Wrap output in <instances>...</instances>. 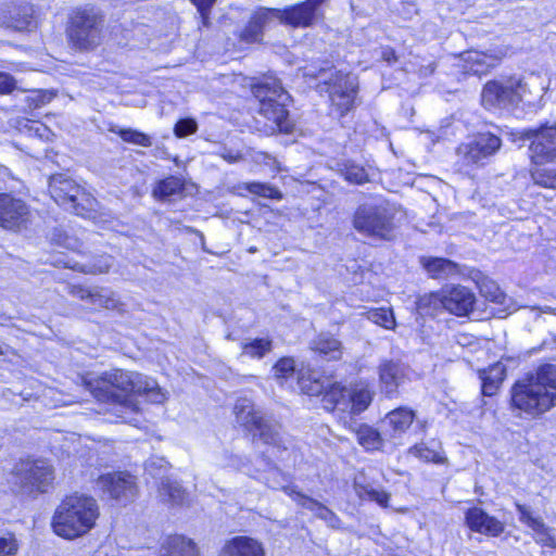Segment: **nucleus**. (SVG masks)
I'll list each match as a JSON object with an SVG mask.
<instances>
[{"instance_id":"1","label":"nucleus","mask_w":556,"mask_h":556,"mask_svg":"<svg viewBox=\"0 0 556 556\" xmlns=\"http://www.w3.org/2000/svg\"><path fill=\"white\" fill-rule=\"evenodd\" d=\"M85 388L99 404L122 407L134 413L139 412L137 396H147L162 402L164 395L156 383L136 371L113 368L99 376L85 380Z\"/></svg>"},{"instance_id":"2","label":"nucleus","mask_w":556,"mask_h":556,"mask_svg":"<svg viewBox=\"0 0 556 556\" xmlns=\"http://www.w3.org/2000/svg\"><path fill=\"white\" fill-rule=\"evenodd\" d=\"M513 410L539 417L556 406V364L540 363L517 379L509 390Z\"/></svg>"},{"instance_id":"3","label":"nucleus","mask_w":556,"mask_h":556,"mask_svg":"<svg viewBox=\"0 0 556 556\" xmlns=\"http://www.w3.org/2000/svg\"><path fill=\"white\" fill-rule=\"evenodd\" d=\"M248 88L257 104V114L268 123L266 134L292 135L296 125L287 103L290 96L280 78L273 72L262 73L249 79Z\"/></svg>"},{"instance_id":"4","label":"nucleus","mask_w":556,"mask_h":556,"mask_svg":"<svg viewBox=\"0 0 556 556\" xmlns=\"http://www.w3.org/2000/svg\"><path fill=\"white\" fill-rule=\"evenodd\" d=\"M100 518V506L89 494L72 492L56 505L50 520L52 532L67 541L88 534Z\"/></svg>"},{"instance_id":"5","label":"nucleus","mask_w":556,"mask_h":556,"mask_svg":"<svg viewBox=\"0 0 556 556\" xmlns=\"http://www.w3.org/2000/svg\"><path fill=\"white\" fill-rule=\"evenodd\" d=\"M105 17L93 7H76L67 15L65 37L68 47L80 53L97 50L103 42Z\"/></svg>"},{"instance_id":"6","label":"nucleus","mask_w":556,"mask_h":556,"mask_svg":"<svg viewBox=\"0 0 556 556\" xmlns=\"http://www.w3.org/2000/svg\"><path fill=\"white\" fill-rule=\"evenodd\" d=\"M10 476L12 491L30 498L49 493L55 484V469L51 462L33 455L18 458L10 469Z\"/></svg>"},{"instance_id":"7","label":"nucleus","mask_w":556,"mask_h":556,"mask_svg":"<svg viewBox=\"0 0 556 556\" xmlns=\"http://www.w3.org/2000/svg\"><path fill=\"white\" fill-rule=\"evenodd\" d=\"M477 296L475 292L460 283L445 285L439 290L419 298L417 307L425 314L434 315L438 311L455 317H468L475 312Z\"/></svg>"},{"instance_id":"8","label":"nucleus","mask_w":556,"mask_h":556,"mask_svg":"<svg viewBox=\"0 0 556 556\" xmlns=\"http://www.w3.org/2000/svg\"><path fill=\"white\" fill-rule=\"evenodd\" d=\"M48 193L61 207L87 218L97 212L96 197L74 178L64 173H54L48 179Z\"/></svg>"},{"instance_id":"9","label":"nucleus","mask_w":556,"mask_h":556,"mask_svg":"<svg viewBox=\"0 0 556 556\" xmlns=\"http://www.w3.org/2000/svg\"><path fill=\"white\" fill-rule=\"evenodd\" d=\"M397 211L399 208L389 202L359 205L353 214V227L366 237L392 241L399 228Z\"/></svg>"},{"instance_id":"10","label":"nucleus","mask_w":556,"mask_h":556,"mask_svg":"<svg viewBox=\"0 0 556 556\" xmlns=\"http://www.w3.org/2000/svg\"><path fill=\"white\" fill-rule=\"evenodd\" d=\"M51 245L56 249L64 250L66 257H56L51 264L56 268H67L73 271H77L84 275H100L109 273L111 265L108 262H100L98 264H80L74 257L67 256V254L77 255L84 257L87 255L84 242L70 235L62 228H54L50 239Z\"/></svg>"},{"instance_id":"11","label":"nucleus","mask_w":556,"mask_h":556,"mask_svg":"<svg viewBox=\"0 0 556 556\" xmlns=\"http://www.w3.org/2000/svg\"><path fill=\"white\" fill-rule=\"evenodd\" d=\"M329 100V111L339 119L345 117L357 106L359 86L350 72L336 71L323 81Z\"/></svg>"},{"instance_id":"12","label":"nucleus","mask_w":556,"mask_h":556,"mask_svg":"<svg viewBox=\"0 0 556 556\" xmlns=\"http://www.w3.org/2000/svg\"><path fill=\"white\" fill-rule=\"evenodd\" d=\"M522 139L529 140L528 156L530 164H551L556 162V125L541 124L522 131Z\"/></svg>"},{"instance_id":"13","label":"nucleus","mask_w":556,"mask_h":556,"mask_svg":"<svg viewBox=\"0 0 556 556\" xmlns=\"http://www.w3.org/2000/svg\"><path fill=\"white\" fill-rule=\"evenodd\" d=\"M96 483L109 498L124 505L132 502L138 495L137 479L128 471L102 473L97 478Z\"/></svg>"},{"instance_id":"14","label":"nucleus","mask_w":556,"mask_h":556,"mask_svg":"<svg viewBox=\"0 0 556 556\" xmlns=\"http://www.w3.org/2000/svg\"><path fill=\"white\" fill-rule=\"evenodd\" d=\"M31 207L22 198L12 192H0V227L10 231H20L30 224Z\"/></svg>"},{"instance_id":"15","label":"nucleus","mask_w":556,"mask_h":556,"mask_svg":"<svg viewBox=\"0 0 556 556\" xmlns=\"http://www.w3.org/2000/svg\"><path fill=\"white\" fill-rule=\"evenodd\" d=\"M233 414L247 432L257 437L265 444L275 445L277 443L278 432L262 412L252 405L242 404L235 405Z\"/></svg>"},{"instance_id":"16","label":"nucleus","mask_w":556,"mask_h":556,"mask_svg":"<svg viewBox=\"0 0 556 556\" xmlns=\"http://www.w3.org/2000/svg\"><path fill=\"white\" fill-rule=\"evenodd\" d=\"M502 147V139L491 132H478L475 138L468 142L460 143L457 147V153L468 165H478L484 159H489L497 153Z\"/></svg>"},{"instance_id":"17","label":"nucleus","mask_w":556,"mask_h":556,"mask_svg":"<svg viewBox=\"0 0 556 556\" xmlns=\"http://www.w3.org/2000/svg\"><path fill=\"white\" fill-rule=\"evenodd\" d=\"M408 365L400 359L383 358L377 366L378 383L383 396L388 400L396 399L400 388L407 380Z\"/></svg>"},{"instance_id":"18","label":"nucleus","mask_w":556,"mask_h":556,"mask_svg":"<svg viewBox=\"0 0 556 556\" xmlns=\"http://www.w3.org/2000/svg\"><path fill=\"white\" fill-rule=\"evenodd\" d=\"M464 523L467 529L486 538H498L504 534L506 523L497 517L490 515L480 506L468 507L464 513Z\"/></svg>"},{"instance_id":"19","label":"nucleus","mask_w":556,"mask_h":556,"mask_svg":"<svg viewBox=\"0 0 556 556\" xmlns=\"http://www.w3.org/2000/svg\"><path fill=\"white\" fill-rule=\"evenodd\" d=\"M279 10L257 8L250 15L244 27L238 33L237 39L244 45L262 43L265 29L278 17Z\"/></svg>"},{"instance_id":"20","label":"nucleus","mask_w":556,"mask_h":556,"mask_svg":"<svg viewBox=\"0 0 556 556\" xmlns=\"http://www.w3.org/2000/svg\"><path fill=\"white\" fill-rule=\"evenodd\" d=\"M519 521L533 531V539L542 548L556 549V536L553 529L545 525L540 516H535L530 508L519 502L515 503Z\"/></svg>"},{"instance_id":"21","label":"nucleus","mask_w":556,"mask_h":556,"mask_svg":"<svg viewBox=\"0 0 556 556\" xmlns=\"http://www.w3.org/2000/svg\"><path fill=\"white\" fill-rule=\"evenodd\" d=\"M506 52L503 49L479 51L470 50L466 52L463 59V70L465 74L483 76L497 67Z\"/></svg>"},{"instance_id":"22","label":"nucleus","mask_w":556,"mask_h":556,"mask_svg":"<svg viewBox=\"0 0 556 556\" xmlns=\"http://www.w3.org/2000/svg\"><path fill=\"white\" fill-rule=\"evenodd\" d=\"M281 22L292 28L312 27L324 16L323 10H317L308 1L302 0L279 10Z\"/></svg>"},{"instance_id":"23","label":"nucleus","mask_w":556,"mask_h":556,"mask_svg":"<svg viewBox=\"0 0 556 556\" xmlns=\"http://www.w3.org/2000/svg\"><path fill=\"white\" fill-rule=\"evenodd\" d=\"M375 390L366 380H358L348 387L345 413L359 416L365 413L375 400Z\"/></svg>"},{"instance_id":"24","label":"nucleus","mask_w":556,"mask_h":556,"mask_svg":"<svg viewBox=\"0 0 556 556\" xmlns=\"http://www.w3.org/2000/svg\"><path fill=\"white\" fill-rule=\"evenodd\" d=\"M0 13L17 30H28L35 25V10L29 2H5L0 8Z\"/></svg>"},{"instance_id":"25","label":"nucleus","mask_w":556,"mask_h":556,"mask_svg":"<svg viewBox=\"0 0 556 556\" xmlns=\"http://www.w3.org/2000/svg\"><path fill=\"white\" fill-rule=\"evenodd\" d=\"M308 348L314 355L327 362H340L343 358V344L330 332L317 333Z\"/></svg>"},{"instance_id":"26","label":"nucleus","mask_w":556,"mask_h":556,"mask_svg":"<svg viewBox=\"0 0 556 556\" xmlns=\"http://www.w3.org/2000/svg\"><path fill=\"white\" fill-rule=\"evenodd\" d=\"M348 386L342 381L334 380L321 390L320 405L329 414L345 413Z\"/></svg>"},{"instance_id":"27","label":"nucleus","mask_w":556,"mask_h":556,"mask_svg":"<svg viewBox=\"0 0 556 556\" xmlns=\"http://www.w3.org/2000/svg\"><path fill=\"white\" fill-rule=\"evenodd\" d=\"M518 84H503L500 80H488L481 91L482 102L489 106H497L505 101H510L517 93Z\"/></svg>"},{"instance_id":"28","label":"nucleus","mask_w":556,"mask_h":556,"mask_svg":"<svg viewBox=\"0 0 556 556\" xmlns=\"http://www.w3.org/2000/svg\"><path fill=\"white\" fill-rule=\"evenodd\" d=\"M479 378L481 379L482 395L494 396L506 379V367L501 362H495L486 368L480 369Z\"/></svg>"},{"instance_id":"29","label":"nucleus","mask_w":556,"mask_h":556,"mask_svg":"<svg viewBox=\"0 0 556 556\" xmlns=\"http://www.w3.org/2000/svg\"><path fill=\"white\" fill-rule=\"evenodd\" d=\"M420 264L432 279H445L460 273L458 264L446 257L424 256Z\"/></svg>"},{"instance_id":"30","label":"nucleus","mask_w":556,"mask_h":556,"mask_svg":"<svg viewBox=\"0 0 556 556\" xmlns=\"http://www.w3.org/2000/svg\"><path fill=\"white\" fill-rule=\"evenodd\" d=\"M384 418L392 437H401L414 424L416 412L409 406L401 405L388 412Z\"/></svg>"},{"instance_id":"31","label":"nucleus","mask_w":556,"mask_h":556,"mask_svg":"<svg viewBox=\"0 0 556 556\" xmlns=\"http://www.w3.org/2000/svg\"><path fill=\"white\" fill-rule=\"evenodd\" d=\"M224 551L226 556H266L265 549L256 539L238 535L229 540Z\"/></svg>"},{"instance_id":"32","label":"nucleus","mask_w":556,"mask_h":556,"mask_svg":"<svg viewBox=\"0 0 556 556\" xmlns=\"http://www.w3.org/2000/svg\"><path fill=\"white\" fill-rule=\"evenodd\" d=\"M233 190L239 195H245L247 193L257 198L281 201L283 193L276 186L264 181H245L239 182L233 186Z\"/></svg>"},{"instance_id":"33","label":"nucleus","mask_w":556,"mask_h":556,"mask_svg":"<svg viewBox=\"0 0 556 556\" xmlns=\"http://www.w3.org/2000/svg\"><path fill=\"white\" fill-rule=\"evenodd\" d=\"M186 190L185 178L176 175H168L159 179L152 188V195L156 200H167L170 197L184 195Z\"/></svg>"},{"instance_id":"34","label":"nucleus","mask_w":556,"mask_h":556,"mask_svg":"<svg viewBox=\"0 0 556 556\" xmlns=\"http://www.w3.org/2000/svg\"><path fill=\"white\" fill-rule=\"evenodd\" d=\"M296 384L301 394L317 397L319 396L324 384L321 378L316 374V370L309 365H302L298 369Z\"/></svg>"},{"instance_id":"35","label":"nucleus","mask_w":556,"mask_h":556,"mask_svg":"<svg viewBox=\"0 0 556 556\" xmlns=\"http://www.w3.org/2000/svg\"><path fill=\"white\" fill-rule=\"evenodd\" d=\"M356 437L357 443L369 453L381 451L384 445L382 434L378 429L368 425L359 424L356 428H351Z\"/></svg>"},{"instance_id":"36","label":"nucleus","mask_w":556,"mask_h":556,"mask_svg":"<svg viewBox=\"0 0 556 556\" xmlns=\"http://www.w3.org/2000/svg\"><path fill=\"white\" fill-rule=\"evenodd\" d=\"M408 454L413 455L425 464L441 466L448 465V458L442 447L441 442H438L437 448L428 446V444L425 442L415 443L408 448Z\"/></svg>"},{"instance_id":"37","label":"nucleus","mask_w":556,"mask_h":556,"mask_svg":"<svg viewBox=\"0 0 556 556\" xmlns=\"http://www.w3.org/2000/svg\"><path fill=\"white\" fill-rule=\"evenodd\" d=\"M298 369L295 357L283 355L276 359L271 372L276 382L280 387H285L292 378L298 379Z\"/></svg>"},{"instance_id":"38","label":"nucleus","mask_w":556,"mask_h":556,"mask_svg":"<svg viewBox=\"0 0 556 556\" xmlns=\"http://www.w3.org/2000/svg\"><path fill=\"white\" fill-rule=\"evenodd\" d=\"M167 556H201L195 542L181 534H172L165 541Z\"/></svg>"},{"instance_id":"39","label":"nucleus","mask_w":556,"mask_h":556,"mask_svg":"<svg viewBox=\"0 0 556 556\" xmlns=\"http://www.w3.org/2000/svg\"><path fill=\"white\" fill-rule=\"evenodd\" d=\"M241 354L251 359H262L274 349L270 337H256L240 344Z\"/></svg>"},{"instance_id":"40","label":"nucleus","mask_w":556,"mask_h":556,"mask_svg":"<svg viewBox=\"0 0 556 556\" xmlns=\"http://www.w3.org/2000/svg\"><path fill=\"white\" fill-rule=\"evenodd\" d=\"M108 131L117 135L125 143H131L142 148H150L152 146V138L138 129L121 128L113 123L108 124Z\"/></svg>"},{"instance_id":"41","label":"nucleus","mask_w":556,"mask_h":556,"mask_svg":"<svg viewBox=\"0 0 556 556\" xmlns=\"http://www.w3.org/2000/svg\"><path fill=\"white\" fill-rule=\"evenodd\" d=\"M546 164H530L529 175L532 182L544 189L556 190V168H549Z\"/></svg>"},{"instance_id":"42","label":"nucleus","mask_w":556,"mask_h":556,"mask_svg":"<svg viewBox=\"0 0 556 556\" xmlns=\"http://www.w3.org/2000/svg\"><path fill=\"white\" fill-rule=\"evenodd\" d=\"M340 170L343 179L351 185L362 186L370 181L365 166L352 160L344 161Z\"/></svg>"},{"instance_id":"43","label":"nucleus","mask_w":556,"mask_h":556,"mask_svg":"<svg viewBox=\"0 0 556 556\" xmlns=\"http://www.w3.org/2000/svg\"><path fill=\"white\" fill-rule=\"evenodd\" d=\"M354 490L362 501L375 502L382 508H388L390 505L391 495L384 490H375L365 483H355Z\"/></svg>"},{"instance_id":"44","label":"nucleus","mask_w":556,"mask_h":556,"mask_svg":"<svg viewBox=\"0 0 556 556\" xmlns=\"http://www.w3.org/2000/svg\"><path fill=\"white\" fill-rule=\"evenodd\" d=\"M367 314L369 320L387 330H393L396 326L394 313L391 307L370 308Z\"/></svg>"},{"instance_id":"45","label":"nucleus","mask_w":556,"mask_h":556,"mask_svg":"<svg viewBox=\"0 0 556 556\" xmlns=\"http://www.w3.org/2000/svg\"><path fill=\"white\" fill-rule=\"evenodd\" d=\"M20 542L12 531H0V556H17Z\"/></svg>"},{"instance_id":"46","label":"nucleus","mask_w":556,"mask_h":556,"mask_svg":"<svg viewBox=\"0 0 556 556\" xmlns=\"http://www.w3.org/2000/svg\"><path fill=\"white\" fill-rule=\"evenodd\" d=\"M67 292L70 295L80 300V301H90L96 303L100 300V292L97 289H91L81 283H71L67 287Z\"/></svg>"},{"instance_id":"47","label":"nucleus","mask_w":556,"mask_h":556,"mask_svg":"<svg viewBox=\"0 0 556 556\" xmlns=\"http://www.w3.org/2000/svg\"><path fill=\"white\" fill-rule=\"evenodd\" d=\"M197 9L201 27L211 26V12L217 0H189Z\"/></svg>"},{"instance_id":"48","label":"nucleus","mask_w":556,"mask_h":556,"mask_svg":"<svg viewBox=\"0 0 556 556\" xmlns=\"http://www.w3.org/2000/svg\"><path fill=\"white\" fill-rule=\"evenodd\" d=\"M301 505L315 511L316 515L321 519L334 517V514L330 508L307 495L301 494Z\"/></svg>"},{"instance_id":"49","label":"nucleus","mask_w":556,"mask_h":556,"mask_svg":"<svg viewBox=\"0 0 556 556\" xmlns=\"http://www.w3.org/2000/svg\"><path fill=\"white\" fill-rule=\"evenodd\" d=\"M198 124L192 117H184L178 119L174 125V135L177 138H185L195 134Z\"/></svg>"},{"instance_id":"50","label":"nucleus","mask_w":556,"mask_h":556,"mask_svg":"<svg viewBox=\"0 0 556 556\" xmlns=\"http://www.w3.org/2000/svg\"><path fill=\"white\" fill-rule=\"evenodd\" d=\"M17 89V81L13 75L0 71V96L12 94Z\"/></svg>"},{"instance_id":"51","label":"nucleus","mask_w":556,"mask_h":556,"mask_svg":"<svg viewBox=\"0 0 556 556\" xmlns=\"http://www.w3.org/2000/svg\"><path fill=\"white\" fill-rule=\"evenodd\" d=\"M257 163L268 167L270 170L280 172V163L277 157L268 152L261 151L256 154Z\"/></svg>"},{"instance_id":"52","label":"nucleus","mask_w":556,"mask_h":556,"mask_svg":"<svg viewBox=\"0 0 556 556\" xmlns=\"http://www.w3.org/2000/svg\"><path fill=\"white\" fill-rule=\"evenodd\" d=\"M98 303L102 308L111 309V311H121L123 307V303L115 296L114 293L102 295L100 293V300Z\"/></svg>"},{"instance_id":"53","label":"nucleus","mask_w":556,"mask_h":556,"mask_svg":"<svg viewBox=\"0 0 556 556\" xmlns=\"http://www.w3.org/2000/svg\"><path fill=\"white\" fill-rule=\"evenodd\" d=\"M36 92L37 94L35 101L37 102V104L40 105L50 103L56 96V92L54 90L39 89Z\"/></svg>"},{"instance_id":"54","label":"nucleus","mask_w":556,"mask_h":556,"mask_svg":"<svg viewBox=\"0 0 556 556\" xmlns=\"http://www.w3.org/2000/svg\"><path fill=\"white\" fill-rule=\"evenodd\" d=\"M381 59L391 65L399 61V55L394 48L384 47L381 51Z\"/></svg>"},{"instance_id":"55","label":"nucleus","mask_w":556,"mask_h":556,"mask_svg":"<svg viewBox=\"0 0 556 556\" xmlns=\"http://www.w3.org/2000/svg\"><path fill=\"white\" fill-rule=\"evenodd\" d=\"M164 488L167 489V493L173 501H176V497L177 498L182 497L181 496L182 491L179 488H172V485L169 483L164 484Z\"/></svg>"},{"instance_id":"56","label":"nucleus","mask_w":556,"mask_h":556,"mask_svg":"<svg viewBox=\"0 0 556 556\" xmlns=\"http://www.w3.org/2000/svg\"><path fill=\"white\" fill-rule=\"evenodd\" d=\"M505 295L502 292H498L490 298V300L496 304H502Z\"/></svg>"},{"instance_id":"57","label":"nucleus","mask_w":556,"mask_h":556,"mask_svg":"<svg viewBox=\"0 0 556 556\" xmlns=\"http://www.w3.org/2000/svg\"><path fill=\"white\" fill-rule=\"evenodd\" d=\"M427 68H428V73H429V74H433V73H434V71H435V68H437V64H435L434 62H431V63L427 66Z\"/></svg>"}]
</instances>
